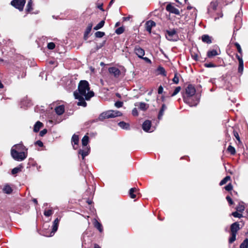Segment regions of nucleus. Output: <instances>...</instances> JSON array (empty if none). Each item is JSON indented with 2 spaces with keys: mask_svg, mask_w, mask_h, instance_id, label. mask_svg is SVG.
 I'll use <instances>...</instances> for the list:
<instances>
[{
  "mask_svg": "<svg viewBox=\"0 0 248 248\" xmlns=\"http://www.w3.org/2000/svg\"><path fill=\"white\" fill-rule=\"evenodd\" d=\"M201 94H182L184 102L189 106H196L199 103Z\"/></svg>",
  "mask_w": 248,
  "mask_h": 248,
  "instance_id": "obj_1",
  "label": "nucleus"
},
{
  "mask_svg": "<svg viewBox=\"0 0 248 248\" xmlns=\"http://www.w3.org/2000/svg\"><path fill=\"white\" fill-rule=\"evenodd\" d=\"M122 115V113L118 110H109L101 113L98 117V119L103 121L104 119L115 118Z\"/></svg>",
  "mask_w": 248,
  "mask_h": 248,
  "instance_id": "obj_2",
  "label": "nucleus"
},
{
  "mask_svg": "<svg viewBox=\"0 0 248 248\" xmlns=\"http://www.w3.org/2000/svg\"><path fill=\"white\" fill-rule=\"evenodd\" d=\"M74 95L75 98L78 100L77 105L85 107L87 106L85 100H89L94 94H74Z\"/></svg>",
  "mask_w": 248,
  "mask_h": 248,
  "instance_id": "obj_3",
  "label": "nucleus"
},
{
  "mask_svg": "<svg viewBox=\"0 0 248 248\" xmlns=\"http://www.w3.org/2000/svg\"><path fill=\"white\" fill-rule=\"evenodd\" d=\"M89 137L87 135H85L82 140V145L84 146V148L83 149H79L78 153L79 155H81L82 156V158L83 160L84 159L85 156H87L90 151V148L89 147L87 146L89 142Z\"/></svg>",
  "mask_w": 248,
  "mask_h": 248,
  "instance_id": "obj_4",
  "label": "nucleus"
},
{
  "mask_svg": "<svg viewBox=\"0 0 248 248\" xmlns=\"http://www.w3.org/2000/svg\"><path fill=\"white\" fill-rule=\"evenodd\" d=\"M11 155L15 160L22 161L27 157L28 152H16V150L11 149Z\"/></svg>",
  "mask_w": 248,
  "mask_h": 248,
  "instance_id": "obj_5",
  "label": "nucleus"
},
{
  "mask_svg": "<svg viewBox=\"0 0 248 248\" xmlns=\"http://www.w3.org/2000/svg\"><path fill=\"white\" fill-rule=\"evenodd\" d=\"M240 229V224L238 222H235L231 224L230 226L231 236L229 239L230 244L232 243L235 241L236 234Z\"/></svg>",
  "mask_w": 248,
  "mask_h": 248,
  "instance_id": "obj_6",
  "label": "nucleus"
},
{
  "mask_svg": "<svg viewBox=\"0 0 248 248\" xmlns=\"http://www.w3.org/2000/svg\"><path fill=\"white\" fill-rule=\"evenodd\" d=\"M217 6L218 2L217 1H212L210 3L208 8V13L210 14L212 16H214V19L215 20L219 19V17H222L223 16V14L222 12L217 13L216 14L214 13V12L217 10Z\"/></svg>",
  "mask_w": 248,
  "mask_h": 248,
  "instance_id": "obj_7",
  "label": "nucleus"
},
{
  "mask_svg": "<svg viewBox=\"0 0 248 248\" xmlns=\"http://www.w3.org/2000/svg\"><path fill=\"white\" fill-rule=\"evenodd\" d=\"M79 93H94L90 91L89 84L86 80H81L78 86Z\"/></svg>",
  "mask_w": 248,
  "mask_h": 248,
  "instance_id": "obj_8",
  "label": "nucleus"
},
{
  "mask_svg": "<svg viewBox=\"0 0 248 248\" xmlns=\"http://www.w3.org/2000/svg\"><path fill=\"white\" fill-rule=\"evenodd\" d=\"M166 38L170 41H177L178 39V35L175 29L167 30L165 33Z\"/></svg>",
  "mask_w": 248,
  "mask_h": 248,
  "instance_id": "obj_9",
  "label": "nucleus"
},
{
  "mask_svg": "<svg viewBox=\"0 0 248 248\" xmlns=\"http://www.w3.org/2000/svg\"><path fill=\"white\" fill-rule=\"evenodd\" d=\"M25 2V0H13L11 4L20 11H22L23 10Z\"/></svg>",
  "mask_w": 248,
  "mask_h": 248,
  "instance_id": "obj_10",
  "label": "nucleus"
},
{
  "mask_svg": "<svg viewBox=\"0 0 248 248\" xmlns=\"http://www.w3.org/2000/svg\"><path fill=\"white\" fill-rule=\"evenodd\" d=\"M151 122L149 120L145 121L142 125V129L146 132H152L155 129L151 126Z\"/></svg>",
  "mask_w": 248,
  "mask_h": 248,
  "instance_id": "obj_11",
  "label": "nucleus"
},
{
  "mask_svg": "<svg viewBox=\"0 0 248 248\" xmlns=\"http://www.w3.org/2000/svg\"><path fill=\"white\" fill-rule=\"evenodd\" d=\"M11 149L16 150V152H28V148L23 144L22 142L19 144H15Z\"/></svg>",
  "mask_w": 248,
  "mask_h": 248,
  "instance_id": "obj_12",
  "label": "nucleus"
},
{
  "mask_svg": "<svg viewBox=\"0 0 248 248\" xmlns=\"http://www.w3.org/2000/svg\"><path fill=\"white\" fill-rule=\"evenodd\" d=\"M116 96L122 100V101H117L115 102L114 106L117 108H121L123 105V101L126 100L125 95L122 96L121 94H116Z\"/></svg>",
  "mask_w": 248,
  "mask_h": 248,
  "instance_id": "obj_13",
  "label": "nucleus"
},
{
  "mask_svg": "<svg viewBox=\"0 0 248 248\" xmlns=\"http://www.w3.org/2000/svg\"><path fill=\"white\" fill-rule=\"evenodd\" d=\"M31 105V100L29 99L26 96L25 97L23 98L20 101V107L23 108H26L30 107Z\"/></svg>",
  "mask_w": 248,
  "mask_h": 248,
  "instance_id": "obj_14",
  "label": "nucleus"
},
{
  "mask_svg": "<svg viewBox=\"0 0 248 248\" xmlns=\"http://www.w3.org/2000/svg\"><path fill=\"white\" fill-rule=\"evenodd\" d=\"M135 53L138 56V57L141 58L143 57L145 54L144 50L141 48L139 46H136L134 48Z\"/></svg>",
  "mask_w": 248,
  "mask_h": 248,
  "instance_id": "obj_15",
  "label": "nucleus"
},
{
  "mask_svg": "<svg viewBox=\"0 0 248 248\" xmlns=\"http://www.w3.org/2000/svg\"><path fill=\"white\" fill-rule=\"evenodd\" d=\"M108 71L110 74L113 75L115 78H118L121 74L120 70L115 67L109 68Z\"/></svg>",
  "mask_w": 248,
  "mask_h": 248,
  "instance_id": "obj_16",
  "label": "nucleus"
},
{
  "mask_svg": "<svg viewBox=\"0 0 248 248\" xmlns=\"http://www.w3.org/2000/svg\"><path fill=\"white\" fill-rule=\"evenodd\" d=\"M60 219L58 218V217L56 218L53 223L52 225V230L50 233V236H52L54 234L55 232L57 231L59 226V223Z\"/></svg>",
  "mask_w": 248,
  "mask_h": 248,
  "instance_id": "obj_17",
  "label": "nucleus"
},
{
  "mask_svg": "<svg viewBox=\"0 0 248 248\" xmlns=\"http://www.w3.org/2000/svg\"><path fill=\"white\" fill-rule=\"evenodd\" d=\"M236 57L239 62V66L238 68V72L242 73L243 71V61L241 55L236 54Z\"/></svg>",
  "mask_w": 248,
  "mask_h": 248,
  "instance_id": "obj_18",
  "label": "nucleus"
},
{
  "mask_svg": "<svg viewBox=\"0 0 248 248\" xmlns=\"http://www.w3.org/2000/svg\"><path fill=\"white\" fill-rule=\"evenodd\" d=\"M166 10L168 11L175 15H179L180 14L179 10L170 4H169L167 6Z\"/></svg>",
  "mask_w": 248,
  "mask_h": 248,
  "instance_id": "obj_19",
  "label": "nucleus"
},
{
  "mask_svg": "<svg viewBox=\"0 0 248 248\" xmlns=\"http://www.w3.org/2000/svg\"><path fill=\"white\" fill-rule=\"evenodd\" d=\"M155 26V23L152 20H149L145 24V28L147 31L151 32L152 28Z\"/></svg>",
  "mask_w": 248,
  "mask_h": 248,
  "instance_id": "obj_20",
  "label": "nucleus"
},
{
  "mask_svg": "<svg viewBox=\"0 0 248 248\" xmlns=\"http://www.w3.org/2000/svg\"><path fill=\"white\" fill-rule=\"evenodd\" d=\"M71 142L74 149H76L77 147H75V145H78L79 142V137L78 136L74 134L71 139Z\"/></svg>",
  "mask_w": 248,
  "mask_h": 248,
  "instance_id": "obj_21",
  "label": "nucleus"
},
{
  "mask_svg": "<svg viewBox=\"0 0 248 248\" xmlns=\"http://www.w3.org/2000/svg\"><path fill=\"white\" fill-rule=\"evenodd\" d=\"M55 112L58 115H61L64 112V107L63 105L59 106L55 108Z\"/></svg>",
  "mask_w": 248,
  "mask_h": 248,
  "instance_id": "obj_22",
  "label": "nucleus"
},
{
  "mask_svg": "<svg viewBox=\"0 0 248 248\" xmlns=\"http://www.w3.org/2000/svg\"><path fill=\"white\" fill-rule=\"evenodd\" d=\"M196 90L192 84H188L186 88V93H195Z\"/></svg>",
  "mask_w": 248,
  "mask_h": 248,
  "instance_id": "obj_23",
  "label": "nucleus"
},
{
  "mask_svg": "<svg viewBox=\"0 0 248 248\" xmlns=\"http://www.w3.org/2000/svg\"><path fill=\"white\" fill-rule=\"evenodd\" d=\"M166 109H167L166 106L164 104H163L162 105L161 108L159 111L158 117H157V118L159 120H161L162 119V116L164 115V112L165 110H166Z\"/></svg>",
  "mask_w": 248,
  "mask_h": 248,
  "instance_id": "obj_24",
  "label": "nucleus"
},
{
  "mask_svg": "<svg viewBox=\"0 0 248 248\" xmlns=\"http://www.w3.org/2000/svg\"><path fill=\"white\" fill-rule=\"evenodd\" d=\"M118 125L122 129L125 130L130 129V125L128 123H125L124 121L120 122L118 123Z\"/></svg>",
  "mask_w": 248,
  "mask_h": 248,
  "instance_id": "obj_25",
  "label": "nucleus"
},
{
  "mask_svg": "<svg viewBox=\"0 0 248 248\" xmlns=\"http://www.w3.org/2000/svg\"><path fill=\"white\" fill-rule=\"evenodd\" d=\"M23 166L20 164L17 167L13 169L11 171V173L13 175H15L18 173L19 171H21L22 169L23 168Z\"/></svg>",
  "mask_w": 248,
  "mask_h": 248,
  "instance_id": "obj_26",
  "label": "nucleus"
},
{
  "mask_svg": "<svg viewBox=\"0 0 248 248\" xmlns=\"http://www.w3.org/2000/svg\"><path fill=\"white\" fill-rule=\"evenodd\" d=\"M43 126V124L40 121H37L34 125L33 131L37 132L39 131L41 127Z\"/></svg>",
  "mask_w": 248,
  "mask_h": 248,
  "instance_id": "obj_27",
  "label": "nucleus"
},
{
  "mask_svg": "<svg viewBox=\"0 0 248 248\" xmlns=\"http://www.w3.org/2000/svg\"><path fill=\"white\" fill-rule=\"evenodd\" d=\"M219 55L217 51L215 49L209 50L207 52V56L208 58H212L214 56Z\"/></svg>",
  "mask_w": 248,
  "mask_h": 248,
  "instance_id": "obj_28",
  "label": "nucleus"
},
{
  "mask_svg": "<svg viewBox=\"0 0 248 248\" xmlns=\"http://www.w3.org/2000/svg\"><path fill=\"white\" fill-rule=\"evenodd\" d=\"M202 41L206 43L210 44L212 43L211 37L208 35H203L202 37Z\"/></svg>",
  "mask_w": 248,
  "mask_h": 248,
  "instance_id": "obj_29",
  "label": "nucleus"
},
{
  "mask_svg": "<svg viewBox=\"0 0 248 248\" xmlns=\"http://www.w3.org/2000/svg\"><path fill=\"white\" fill-rule=\"evenodd\" d=\"M94 227L98 230V231L100 232H103V227H102V224L99 222L97 220H95L94 222Z\"/></svg>",
  "mask_w": 248,
  "mask_h": 248,
  "instance_id": "obj_30",
  "label": "nucleus"
},
{
  "mask_svg": "<svg viewBox=\"0 0 248 248\" xmlns=\"http://www.w3.org/2000/svg\"><path fill=\"white\" fill-rule=\"evenodd\" d=\"M244 204V203L243 202H240L238 205L236 207V210L239 212H242L245 210Z\"/></svg>",
  "mask_w": 248,
  "mask_h": 248,
  "instance_id": "obj_31",
  "label": "nucleus"
},
{
  "mask_svg": "<svg viewBox=\"0 0 248 248\" xmlns=\"http://www.w3.org/2000/svg\"><path fill=\"white\" fill-rule=\"evenodd\" d=\"M187 9L189 11H193V14L192 15V18H196L197 16V10L195 8L191 6H188Z\"/></svg>",
  "mask_w": 248,
  "mask_h": 248,
  "instance_id": "obj_32",
  "label": "nucleus"
},
{
  "mask_svg": "<svg viewBox=\"0 0 248 248\" xmlns=\"http://www.w3.org/2000/svg\"><path fill=\"white\" fill-rule=\"evenodd\" d=\"M3 190V191L4 192V193L8 194H11L13 191L12 188L9 185L5 186Z\"/></svg>",
  "mask_w": 248,
  "mask_h": 248,
  "instance_id": "obj_33",
  "label": "nucleus"
},
{
  "mask_svg": "<svg viewBox=\"0 0 248 248\" xmlns=\"http://www.w3.org/2000/svg\"><path fill=\"white\" fill-rule=\"evenodd\" d=\"M139 107L140 109L145 111L148 108L149 106L147 104L141 102L140 103Z\"/></svg>",
  "mask_w": 248,
  "mask_h": 248,
  "instance_id": "obj_34",
  "label": "nucleus"
},
{
  "mask_svg": "<svg viewBox=\"0 0 248 248\" xmlns=\"http://www.w3.org/2000/svg\"><path fill=\"white\" fill-rule=\"evenodd\" d=\"M32 0H29L26 6V11L31 12L32 10Z\"/></svg>",
  "mask_w": 248,
  "mask_h": 248,
  "instance_id": "obj_35",
  "label": "nucleus"
},
{
  "mask_svg": "<svg viewBox=\"0 0 248 248\" xmlns=\"http://www.w3.org/2000/svg\"><path fill=\"white\" fill-rule=\"evenodd\" d=\"M137 191V189L135 187L131 188L129 190V195L131 198L134 199L136 197V194L134 193L136 192Z\"/></svg>",
  "mask_w": 248,
  "mask_h": 248,
  "instance_id": "obj_36",
  "label": "nucleus"
},
{
  "mask_svg": "<svg viewBox=\"0 0 248 248\" xmlns=\"http://www.w3.org/2000/svg\"><path fill=\"white\" fill-rule=\"evenodd\" d=\"M240 248H248V238H246L240 245Z\"/></svg>",
  "mask_w": 248,
  "mask_h": 248,
  "instance_id": "obj_37",
  "label": "nucleus"
},
{
  "mask_svg": "<svg viewBox=\"0 0 248 248\" xmlns=\"http://www.w3.org/2000/svg\"><path fill=\"white\" fill-rule=\"evenodd\" d=\"M104 24L105 21L104 20H102L94 27L93 29L97 31L102 28L104 26Z\"/></svg>",
  "mask_w": 248,
  "mask_h": 248,
  "instance_id": "obj_38",
  "label": "nucleus"
},
{
  "mask_svg": "<svg viewBox=\"0 0 248 248\" xmlns=\"http://www.w3.org/2000/svg\"><path fill=\"white\" fill-rule=\"evenodd\" d=\"M231 179V177L230 176H226L225 178H224L219 183L220 186H222L225 184L229 180Z\"/></svg>",
  "mask_w": 248,
  "mask_h": 248,
  "instance_id": "obj_39",
  "label": "nucleus"
},
{
  "mask_svg": "<svg viewBox=\"0 0 248 248\" xmlns=\"http://www.w3.org/2000/svg\"><path fill=\"white\" fill-rule=\"evenodd\" d=\"M227 150L232 155H234L236 153L235 148L231 145L228 146Z\"/></svg>",
  "mask_w": 248,
  "mask_h": 248,
  "instance_id": "obj_40",
  "label": "nucleus"
},
{
  "mask_svg": "<svg viewBox=\"0 0 248 248\" xmlns=\"http://www.w3.org/2000/svg\"><path fill=\"white\" fill-rule=\"evenodd\" d=\"M231 129L232 130L234 136L235 137V138L236 139V140L238 141L239 143H241V140H240V137H239V134H238V132H237L236 131H234V130L233 129L232 127Z\"/></svg>",
  "mask_w": 248,
  "mask_h": 248,
  "instance_id": "obj_41",
  "label": "nucleus"
},
{
  "mask_svg": "<svg viewBox=\"0 0 248 248\" xmlns=\"http://www.w3.org/2000/svg\"><path fill=\"white\" fill-rule=\"evenodd\" d=\"M93 24L92 23L89 24L85 32V35H87L91 31Z\"/></svg>",
  "mask_w": 248,
  "mask_h": 248,
  "instance_id": "obj_42",
  "label": "nucleus"
},
{
  "mask_svg": "<svg viewBox=\"0 0 248 248\" xmlns=\"http://www.w3.org/2000/svg\"><path fill=\"white\" fill-rule=\"evenodd\" d=\"M104 35H105V33L102 31H98L95 33V36L96 37H97V38H101L103 36H104Z\"/></svg>",
  "mask_w": 248,
  "mask_h": 248,
  "instance_id": "obj_43",
  "label": "nucleus"
},
{
  "mask_svg": "<svg viewBox=\"0 0 248 248\" xmlns=\"http://www.w3.org/2000/svg\"><path fill=\"white\" fill-rule=\"evenodd\" d=\"M53 214V211L51 209H49L47 210H45L44 211V214L46 217H49L51 216Z\"/></svg>",
  "mask_w": 248,
  "mask_h": 248,
  "instance_id": "obj_44",
  "label": "nucleus"
},
{
  "mask_svg": "<svg viewBox=\"0 0 248 248\" xmlns=\"http://www.w3.org/2000/svg\"><path fill=\"white\" fill-rule=\"evenodd\" d=\"M124 31V29L123 27H120L117 29L115 31V32L117 34H121Z\"/></svg>",
  "mask_w": 248,
  "mask_h": 248,
  "instance_id": "obj_45",
  "label": "nucleus"
},
{
  "mask_svg": "<svg viewBox=\"0 0 248 248\" xmlns=\"http://www.w3.org/2000/svg\"><path fill=\"white\" fill-rule=\"evenodd\" d=\"M232 215L235 217L241 218L242 217V215L238 213L237 211L232 212Z\"/></svg>",
  "mask_w": 248,
  "mask_h": 248,
  "instance_id": "obj_46",
  "label": "nucleus"
},
{
  "mask_svg": "<svg viewBox=\"0 0 248 248\" xmlns=\"http://www.w3.org/2000/svg\"><path fill=\"white\" fill-rule=\"evenodd\" d=\"M158 71L160 72V73L162 75H165V69L161 66H159L158 67Z\"/></svg>",
  "mask_w": 248,
  "mask_h": 248,
  "instance_id": "obj_47",
  "label": "nucleus"
},
{
  "mask_svg": "<svg viewBox=\"0 0 248 248\" xmlns=\"http://www.w3.org/2000/svg\"><path fill=\"white\" fill-rule=\"evenodd\" d=\"M232 186L231 183H229L225 186V189L228 191H230L232 189Z\"/></svg>",
  "mask_w": 248,
  "mask_h": 248,
  "instance_id": "obj_48",
  "label": "nucleus"
},
{
  "mask_svg": "<svg viewBox=\"0 0 248 248\" xmlns=\"http://www.w3.org/2000/svg\"><path fill=\"white\" fill-rule=\"evenodd\" d=\"M173 82L175 84H177L179 82V77L177 73L174 75V78L172 79Z\"/></svg>",
  "mask_w": 248,
  "mask_h": 248,
  "instance_id": "obj_49",
  "label": "nucleus"
},
{
  "mask_svg": "<svg viewBox=\"0 0 248 248\" xmlns=\"http://www.w3.org/2000/svg\"><path fill=\"white\" fill-rule=\"evenodd\" d=\"M235 46H236L238 52L241 55L242 53V50L240 45L238 43H235Z\"/></svg>",
  "mask_w": 248,
  "mask_h": 248,
  "instance_id": "obj_50",
  "label": "nucleus"
},
{
  "mask_svg": "<svg viewBox=\"0 0 248 248\" xmlns=\"http://www.w3.org/2000/svg\"><path fill=\"white\" fill-rule=\"evenodd\" d=\"M55 45L53 42L49 43L47 44V48L49 49H53L55 48Z\"/></svg>",
  "mask_w": 248,
  "mask_h": 248,
  "instance_id": "obj_51",
  "label": "nucleus"
},
{
  "mask_svg": "<svg viewBox=\"0 0 248 248\" xmlns=\"http://www.w3.org/2000/svg\"><path fill=\"white\" fill-rule=\"evenodd\" d=\"M157 101H159L160 100H161L162 101H165V96L163 95L162 94H161V95H158L157 96Z\"/></svg>",
  "mask_w": 248,
  "mask_h": 248,
  "instance_id": "obj_52",
  "label": "nucleus"
},
{
  "mask_svg": "<svg viewBox=\"0 0 248 248\" xmlns=\"http://www.w3.org/2000/svg\"><path fill=\"white\" fill-rule=\"evenodd\" d=\"M132 114L134 116H137L139 115L138 111L137 108H135L132 111Z\"/></svg>",
  "mask_w": 248,
  "mask_h": 248,
  "instance_id": "obj_53",
  "label": "nucleus"
},
{
  "mask_svg": "<svg viewBox=\"0 0 248 248\" xmlns=\"http://www.w3.org/2000/svg\"><path fill=\"white\" fill-rule=\"evenodd\" d=\"M227 201L229 202L230 205H232L233 203V202L232 199V198L229 196H227L226 198Z\"/></svg>",
  "mask_w": 248,
  "mask_h": 248,
  "instance_id": "obj_54",
  "label": "nucleus"
},
{
  "mask_svg": "<svg viewBox=\"0 0 248 248\" xmlns=\"http://www.w3.org/2000/svg\"><path fill=\"white\" fill-rule=\"evenodd\" d=\"M47 129H44L43 130H41L39 133V135L41 137H43L46 133H47Z\"/></svg>",
  "mask_w": 248,
  "mask_h": 248,
  "instance_id": "obj_55",
  "label": "nucleus"
},
{
  "mask_svg": "<svg viewBox=\"0 0 248 248\" xmlns=\"http://www.w3.org/2000/svg\"><path fill=\"white\" fill-rule=\"evenodd\" d=\"M34 144L35 145H37L38 146H39V147H42L43 146V143L42 141H41V140H37L35 143Z\"/></svg>",
  "mask_w": 248,
  "mask_h": 248,
  "instance_id": "obj_56",
  "label": "nucleus"
},
{
  "mask_svg": "<svg viewBox=\"0 0 248 248\" xmlns=\"http://www.w3.org/2000/svg\"><path fill=\"white\" fill-rule=\"evenodd\" d=\"M205 66L206 67H215L216 65L212 63H205Z\"/></svg>",
  "mask_w": 248,
  "mask_h": 248,
  "instance_id": "obj_57",
  "label": "nucleus"
},
{
  "mask_svg": "<svg viewBox=\"0 0 248 248\" xmlns=\"http://www.w3.org/2000/svg\"><path fill=\"white\" fill-rule=\"evenodd\" d=\"M163 91V88L162 86H160L158 89V93H162Z\"/></svg>",
  "mask_w": 248,
  "mask_h": 248,
  "instance_id": "obj_58",
  "label": "nucleus"
},
{
  "mask_svg": "<svg viewBox=\"0 0 248 248\" xmlns=\"http://www.w3.org/2000/svg\"><path fill=\"white\" fill-rule=\"evenodd\" d=\"M141 58L143 59L144 60H145L146 62H147L148 63H151V60L147 57H142V58Z\"/></svg>",
  "mask_w": 248,
  "mask_h": 248,
  "instance_id": "obj_59",
  "label": "nucleus"
},
{
  "mask_svg": "<svg viewBox=\"0 0 248 248\" xmlns=\"http://www.w3.org/2000/svg\"><path fill=\"white\" fill-rule=\"evenodd\" d=\"M181 90V88L180 87H177L175 88L173 93H178Z\"/></svg>",
  "mask_w": 248,
  "mask_h": 248,
  "instance_id": "obj_60",
  "label": "nucleus"
},
{
  "mask_svg": "<svg viewBox=\"0 0 248 248\" xmlns=\"http://www.w3.org/2000/svg\"><path fill=\"white\" fill-rule=\"evenodd\" d=\"M130 18H131L130 16L124 17H123V20L127 21V20H129Z\"/></svg>",
  "mask_w": 248,
  "mask_h": 248,
  "instance_id": "obj_61",
  "label": "nucleus"
},
{
  "mask_svg": "<svg viewBox=\"0 0 248 248\" xmlns=\"http://www.w3.org/2000/svg\"><path fill=\"white\" fill-rule=\"evenodd\" d=\"M188 13H190V17L191 18H192V15L193 14V11H189L188 12ZM194 18H192V19H194Z\"/></svg>",
  "mask_w": 248,
  "mask_h": 248,
  "instance_id": "obj_62",
  "label": "nucleus"
},
{
  "mask_svg": "<svg viewBox=\"0 0 248 248\" xmlns=\"http://www.w3.org/2000/svg\"><path fill=\"white\" fill-rule=\"evenodd\" d=\"M94 248H101L98 245L95 244L94 245Z\"/></svg>",
  "mask_w": 248,
  "mask_h": 248,
  "instance_id": "obj_63",
  "label": "nucleus"
},
{
  "mask_svg": "<svg viewBox=\"0 0 248 248\" xmlns=\"http://www.w3.org/2000/svg\"><path fill=\"white\" fill-rule=\"evenodd\" d=\"M33 202L35 203H36V204H37V199H33Z\"/></svg>",
  "mask_w": 248,
  "mask_h": 248,
  "instance_id": "obj_64",
  "label": "nucleus"
}]
</instances>
